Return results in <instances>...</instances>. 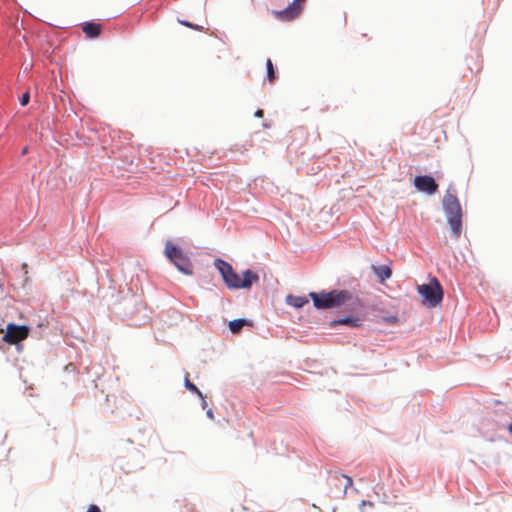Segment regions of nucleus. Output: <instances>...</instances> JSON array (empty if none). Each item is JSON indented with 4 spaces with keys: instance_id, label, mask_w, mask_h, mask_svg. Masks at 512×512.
<instances>
[{
    "instance_id": "1",
    "label": "nucleus",
    "mask_w": 512,
    "mask_h": 512,
    "mask_svg": "<svg viewBox=\"0 0 512 512\" xmlns=\"http://www.w3.org/2000/svg\"><path fill=\"white\" fill-rule=\"evenodd\" d=\"M309 296L317 309H331L341 306L357 308L361 306L360 299L349 290L310 292Z\"/></svg>"
},
{
    "instance_id": "2",
    "label": "nucleus",
    "mask_w": 512,
    "mask_h": 512,
    "mask_svg": "<svg viewBox=\"0 0 512 512\" xmlns=\"http://www.w3.org/2000/svg\"><path fill=\"white\" fill-rule=\"evenodd\" d=\"M214 265L230 289H249L254 283L259 281L258 274L251 270H246L243 276L240 277L233 267L222 259H216Z\"/></svg>"
},
{
    "instance_id": "3",
    "label": "nucleus",
    "mask_w": 512,
    "mask_h": 512,
    "mask_svg": "<svg viewBox=\"0 0 512 512\" xmlns=\"http://www.w3.org/2000/svg\"><path fill=\"white\" fill-rule=\"evenodd\" d=\"M442 206L446 214L448 224L450 225L452 236L454 238H459L462 233L463 214L457 196L447 190L442 200Z\"/></svg>"
},
{
    "instance_id": "4",
    "label": "nucleus",
    "mask_w": 512,
    "mask_h": 512,
    "mask_svg": "<svg viewBox=\"0 0 512 512\" xmlns=\"http://www.w3.org/2000/svg\"><path fill=\"white\" fill-rule=\"evenodd\" d=\"M418 293L422 296V303L431 307L437 306L443 298V290L436 278H432L428 284L417 287Z\"/></svg>"
},
{
    "instance_id": "5",
    "label": "nucleus",
    "mask_w": 512,
    "mask_h": 512,
    "mask_svg": "<svg viewBox=\"0 0 512 512\" xmlns=\"http://www.w3.org/2000/svg\"><path fill=\"white\" fill-rule=\"evenodd\" d=\"M165 254L182 273L186 275L193 273V265L190 259L173 243H166Z\"/></svg>"
},
{
    "instance_id": "6",
    "label": "nucleus",
    "mask_w": 512,
    "mask_h": 512,
    "mask_svg": "<svg viewBox=\"0 0 512 512\" xmlns=\"http://www.w3.org/2000/svg\"><path fill=\"white\" fill-rule=\"evenodd\" d=\"M306 0H293L290 5L282 10H272L271 14L275 19L282 22H290L300 16L303 11Z\"/></svg>"
},
{
    "instance_id": "7",
    "label": "nucleus",
    "mask_w": 512,
    "mask_h": 512,
    "mask_svg": "<svg viewBox=\"0 0 512 512\" xmlns=\"http://www.w3.org/2000/svg\"><path fill=\"white\" fill-rule=\"evenodd\" d=\"M29 332L30 329L26 325L8 323L6 326V333L3 336V341L10 345H16L25 340L29 336Z\"/></svg>"
},
{
    "instance_id": "8",
    "label": "nucleus",
    "mask_w": 512,
    "mask_h": 512,
    "mask_svg": "<svg viewBox=\"0 0 512 512\" xmlns=\"http://www.w3.org/2000/svg\"><path fill=\"white\" fill-rule=\"evenodd\" d=\"M414 186L421 192L434 194L438 189V184L431 176H417L414 179Z\"/></svg>"
},
{
    "instance_id": "9",
    "label": "nucleus",
    "mask_w": 512,
    "mask_h": 512,
    "mask_svg": "<svg viewBox=\"0 0 512 512\" xmlns=\"http://www.w3.org/2000/svg\"><path fill=\"white\" fill-rule=\"evenodd\" d=\"M82 30L88 38H96L100 35L102 26L99 23L87 22L82 26Z\"/></svg>"
},
{
    "instance_id": "10",
    "label": "nucleus",
    "mask_w": 512,
    "mask_h": 512,
    "mask_svg": "<svg viewBox=\"0 0 512 512\" xmlns=\"http://www.w3.org/2000/svg\"><path fill=\"white\" fill-rule=\"evenodd\" d=\"M371 269L373 270V272L378 277V279L381 283H383L384 281L389 279L392 275L391 268L386 265H382V266L372 265Z\"/></svg>"
},
{
    "instance_id": "11",
    "label": "nucleus",
    "mask_w": 512,
    "mask_h": 512,
    "mask_svg": "<svg viewBox=\"0 0 512 512\" xmlns=\"http://www.w3.org/2000/svg\"><path fill=\"white\" fill-rule=\"evenodd\" d=\"M286 303L295 308H301L305 304L308 303V299L303 296H296V295L289 294L286 297Z\"/></svg>"
},
{
    "instance_id": "12",
    "label": "nucleus",
    "mask_w": 512,
    "mask_h": 512,
    "mask_svg": "<svg viewBox=\"0 0 512 512\" xmlns=\"http://www.w3.org/2000/svg\"><path fill=\"white\" fill-rule=\"evenodd\" d=\"M335 325H347L350 327H359L361 325V320L357 317H345V318L331 322L332 327Z\"/></svg>"
},
{
    "instance_id": "13",
    "label": "nucleus",
    "mask_w": 512,
    "mask_h": 512,
    "mask_svg": "<svg viewBox=\"0 0 512 512\" xmlns=\"http://www.w3.org/2000/svg\"><path fill=\"white\" fill-rule=\"evenodd\" d=\"M247 324L249 323L245 319H235L229 322V329L233 334H237Z\"/></svg>"
},
{
    "instance_id": "14",
    "label": "nucleus",
    "mask_w": 512,
    "mask_h": 512,
    "mask_svg": "<svg viewBox=\"0 0 512 512\" xmlns=\"http://www.w3.org/2000/svg\"><path fill=\"white\" fill-rule=\"evenodd\" d=\"M184 384H185L186 389H188L190 392L197 394L200 398H203L202 392L197 388V386L195 384H193L189 380L188 372H186V374H185Z\"/></svg>"
},
{
    "instance_id": "15",
    "label": "nucleus",
    "mask_w": 512,
    "mask_h": 512,
    "mask_svg": "<svg viewBox=\"0 0 512 512\" xmlns=\"http://www.w3.org/2000/svg\"><path fill=\"white\" fill-rule=\"evenodd\" d=\"M334 479H335L336 481H338V482H342V481H344V482H345V483H344L343 494H346L347 489H348L349 487H351V486H352V484H353V480H352V478H351V477H349V476L343 475V474H341V475H336V476L334 477Z\"/></svg>"
},
{
    "instance_id": "16",
    "label": "nucleus",
    "mask_w": 512,
    "mask_h": 512,
    "mask_svg": "<svg viewBox=\"0 0 512 512\" xmlns=\"http://www.w3.org/2000/svg\"><path fill=\"white\" fill-rule=\"evenodd\" d=\"M266 68H267V78H268L269 82L272 83L276 79V75H275V70H274L273 63H272L271 59L266 60Z\"/></svg>"
},
{
    "instance_id": "17",
    "label": "nucleus",
    "mask_w": 512,
    "mask_h": 512,
    "mask_svg": "<svg viewBox=\"0 0 512 512\" xmlns=\"http://www.w3.org/2000/svg\"><path fill=\"white\" fill-rule=\"evenodd\" d=\"M179 23L183 26H186L188 28H191V29H194V30H197V31H202L203 30V27L202 26H199V25H196V24H193L191 22H188V21H184V20H180Z\"/></svg>"
},
{
    "instance_id": "18",
    "label": "nucleus",
    "mask_w": 512,
    "mask_h": 512,
    "mask_svg": "<svg viewBox=\"0 0 512 512\" xmlns=\"http://www.w3.org/2000/svg\"><path fill=\"white\" fill-rule=\"evenodd\" d=\"M30 95L28 92L24 93L20 98L21 106H26L29 103Z\"/></svg>"
},
{
    "instance_id": "19",
    "label": "nucleus",
    "mask_w": 512,
    "mask_h": 512,
    "mask_svg": "<svg viewBox=\"0 0 512 512\" xmlns=\"http://www.w3.org/2000/svg\"><path fill=\"white\" fill-rule=\"evenodd\" d=\"M373 506H374L373 502L363 500L360 504V510L362 512H365L366 507L373 508Z\"/></svg>"
},
{
    "instance_id": "20",
    "label": "nucleus",
    "mask_w": 512,
    "mask_h": 512,
    "mask_svg": "<svg viewBox=\"0 0 512 512\" xmlns=\"http://www.w3.org/2000/svg\"><path fill=\"white\" fill-rule=\"evenodd\" d=\"M87 512H101L100 508L97 505L91 504L88 507Z\"/></svg>"
},
{
    "instance_id": "21",
    "label": "nucleus",
    "mask_w": 512,
    "mask_h": 512,
    "mask_svg": "<svg viewBox=\"0 0 512 512\" xmlns=\"http://www.w3.org/2000/svg\"><path fill=\"white\" fill-rule=\"evenodd\" d=\"M206 415L211 420H214V418H215L212 409H208L206 412Z\"/></svg>"
},
{
    "instance_id": "22",
    "label": "nucleus",
    "mask_w": 512,
    "mask_h": 512,
    "mask_svg": "<svg viewBox=\"0 0 512 512\" xmlns=\"http://www.w3.org/2000/svg\"><path fill=\"white\" fill-rule=\"evenodd\" d=\"M254 115H255V117H257V118H262V117H263V115H264V112H263V110L258 109V110L255 112V114H254Z\"/></svg>"
},
{
    "instance_id": "23",
    "label": "nucleus",
    "mask_w": 512,
    "mask_h": 512,
    "mask_svg": "<svg viewBox=\"0 0 512 512\" xmlns=\"http://www.w3.org/2000/svg\"><path fill=\"white\" fill-rule=\"evenodd\" d=\"M201 399H202V407H203V408H206V406H207V402H206L205 398L203 397V398H201Z\"/></svg>"
},
{
    "instance_id": "24",
    "label": "nucleus",
    "mask_w": 512,
    "mask_h": 512,
    "mask_svg": "<svg viewBox=\"0 0 512 512\" xmlns=\"http://www.w3.org/2000/svg\"><path fill=\"white\" fill-rule=\"evenodd\" d=\"M508 430H509V432L512 434V422L509 424V426H508Z\"/></svg>"
}]
</instances>
